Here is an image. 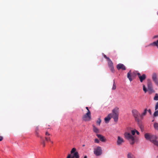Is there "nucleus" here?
I'll use <instances>...</instances> for the list:
<instances>
[{
    "mask_svg": "<svg viewBox=\"0 0 158 158\" xmlns=\"http://www.w3.org/2000/svg\"><path fill=\"white\" fill-rule=\"evenodd\" d=\"M45 140L46 141H50V137H45Z\"/></svg>",
    "mask_w": 158,
    "mask_h": 158,
    "instance_id": "obj_30",
    "label": "nucleus"
},
{
    "mask_svg": "<svg viewBox=\"0 0 158 158\" xmlns=\"http://www.w3.org/2000/svg\"><path fill=\"white\" fill-rule=\"evenodd\" d=\"M67 158H74V157H71L70 154H69L67 156Z\"/></svg>",
    "mask_w": 158,
    "mask_h": 158,
    "instance_id": "obj_37",
    "label": "nucleus"
},
{
    "mask_svg": "<svg viewBox=\"0 0 158 158\" xmlns=\"http://www.w3.org/2000/svg\"><path fill=\"white\" fill-rule=\"evenodd\" d=\"M112 118V114H111L110 113L108 114L107 117H106L105 119V122L106 123H108L109 121L111 119V118Z\"/></svg>",
    "mask_w": 158,
    "mask_h": 158,
    "instance_id": "obj_13",
    "label": "nucleus"
},
{
    "mask_svg": "<svg viewBox=\"0 0 158 158\" xmlns=\"http://www.w3.org/2000/svg\"><path fill=\"white\" fill-rule=\"evenodd\" d=\"M94 142L95 143H98L99 142V140L98 139H94Z\"/></svg>",
    "mask_w": 158,
    "mask_h": 158,
    "instance_id": "obj_34",
    "label": "nucleus"
},
{
    "mask_svg": "<svg viewBox=\"0 0 158 158\" xmlns=\"http://www.w3.org/2000/svg\"><path fill=\"white\" fill-rule=\"evenodd\" d=\"M132 115L135 118L136 121L139 122V117L140 115V114L138 111L136 109H133L132 110Z\"/></svg>",
    "mask_w": 158,
    "mask_h": 158,
    "instance_id": "obj_3",
    "label": "nucleus"
},
{
    "mask_svg": "<svg viewBox=\"0 0 158 158\" xmlns=\"http://www.w3.org/2000/svg\"><path fill=\"white\" fill-rule=\"evenodd\" d=\"M45 135L46 136H49L50 135V134L48 132H46L45 133Z\"/></svg>",
    "mask_w": 158,
    "mask_h": 158,
    "instance_id": "obj_38",
    "label": "nucleus"
},
{
    "mask_svg": "<svg viewBox=\"0 0 158 158\" xmlns=\"http://www.w3.org/2000/svg\"><path fill=\"white\" fill-rule=\"evenodd\" d=\"M96 135L98 137L99 139V140L103 142H105L106 141V139L105 137L100 134H97Z\"/></svg>",
    "mask_w": 158,
    "mask_h": 158,
    "instance_id": "obj_12",
    "label": "nucleus"
},
{
    "mask_svg": "<svg viewBox=\"0 0 158 158\" xmlns=\"http://www.w3.org/2000/svg\"><path fill=\"white\" fill-rule=\"evenodd\" d=\"M94 153L96 156H99L102 154V150L101 149H94Z\"/></svg>",
    "mask_w": 158,
    "mask_h": 158,
    "instance_id": "obj_8",
    "label": "nucleus"
},
{
    "mask_svg": "<svg viewBox=\"0 0 158 158\" xmlns=\"http://www.w3.org/2000/svg\"><path fill=\"white\" fill-rule=\"evenodd\" d=\"M3 137L2 136H0V142L2 140H3Z\"/></svg>",
    "mask_w": 158,
    "mask_h": 158,
    "instance_id": "obj_42",
    "label": "nucleus"
},
{
    "mask_svg": "<svg viewBox=\"0 0 158 158\" xmlns=\"http://www.w3.org/2000/svg\"><path fill=\"white\" fill-rule=\"evenodd\" d=\"M143 90L144 91L145 93H146L147 91V89L145 87V85H143Z\"/></svg>",
    "mask_w": 158,
    "mask_h": 158,
    "instance_id": "obj_31",
    "label": "nucleus"
},
{
    "mask_svg": "<svg viewBox=\"0 0 158 158\" xmlns=\"http://www.w3.org/2000/svg\"><path fill=\"white\" fill-rule=\"evenodd\" d=\"M76 149H72L71 151V153L72 154H73V157H75V158H79V156L77 152H76Z\"/></svg>",
    "mask_w": 158,
    "mask_h": 158,
    "instance_id": "obj_9",
    "label": "nucleus"
},
{
    "mask_svg": "<svg viewBox=\"0 0 158 158\" xmlns=\"http://www.w3.org/2000/svg\"><path fill=\"white\" fill-rule=\"evenodd\" d=\"M136 132L137 135H139V131H137L136 130Z\"/></svg>",
    "mask_w": 158,
    "mask_h": 158,
    "instance_id": "obj_43",
    "label": "nucleus"
},
{
    "mask_svg": "<svg viewBox=\"0 0 158 158\" xmlns=\"http://www.w3.org/2000/svg\"><path fill=\"white\" fill-rule=\"evenodd\" d=\"M148 111L149 112V113H150V114H151V109H149L148 110Z\"/></svg>",
    "mask_w": 158,
    "mask_h": 158,
    "instance_id": "obj_44",
    "label": "nucleus"
},
{
    "mask_svg": "<svg viewBox=\"0 0 158 158\" xmlns=\"http://www.w3.org/2000/svg\"><path fill=\"white\" fill-rule=\"evenodd\" d=\"M157 139V137L156 136L153 135H152L149 140L154 143L156 140Z\"/></svg>",
    "mask_w": 158,
    "mask_h": 158,
    "instance_id": "obj_11",
    "label": "nucleus"
},
{
    "mask_svg": "<svg viewBox=\"0 0 158 158\" xmlns=\"http://www.w3.org/2000/svg\"><path fill=\"white\" fill-rule=\"evenodd\" d=\"M154 117H157L158 116V110H156L155 112L153 114Z\"/></svg>",
    "mask_w": 158,
    "mask_h": 158,
    "instance_id": "obj_26",
    "label": "nucleus"
},
{
    "mask_svg": "<svg viewBox=\"0 0 158 158\" xmlns=\"http://www.w3.org/2000/svg\"><path fill=\"white\" fill-rule=\"evenodd\" d=\"M107 61L109 68H110L111 67L113 66V63L112 62V61L110 59L108 60H107Z\"/></svg>",
    "mask_w": 158,
    "mask_h": 158,
    "instance_id": "obj_15",
    "label": "nucleus"
},
{
    "mask_svg": "<svg viewBox=\"0 0 158 158\" xmlns=\"http://www.w3.org/2000/svg\"><path fill=\"white\" fill-rule=\"evenodd\" d=\"M109 68L110 69V70L111 71L114 73V66H112V67H111L110 68Z\"/></svg>",
    "mask_w": 158,
    "mask_h": 158,
    "instance_id": "obj_29",
    "label": "nucleus"
},
{
    "mask_svg": "<svg viewBox=\"0 0 158 158\" xmlns=\"http://www.w3.org/2000/svg\"><path fill=\"white\" fill-rule=\"evenodd\" d=\"M86 109L87 110H88V111H90L89 109V108H88V107H86Z\"/></svg>",
    "mask_w": 158,
    "mask_h": 158,
    "instance_id": "obj_45",
    "label": "nucleus"
},
{
    "mask_svg": "<svg viewBox=\"0 0 158 158\" xmlns=\"http://www.w3.org/2000/svg\"><path fill=\"white\" fill-rule=\"evenodd\" d=\"M41 140V144L43 145V147H44L45 146V141L44 139L41 137H40Z\"/></svg>",
    "mask_w": 158,
    "mask_h": 158,
    "instance_id": "obj_21",
    "label": "nucleus"
},
{
    "mask_svg": "<svg viewBox=\"0 0 158 158\" xmlns=\"http://www.w3.org/2000/svg\"><path fill=\"white\" fill-rule=\"evenodd\" d=\"M82 120L85 121H88L91 119V113L90 111H87V113L84 114L82 118Z\"/></svg>",
    "mask_w": 158,
    "mask_h": 158,
    "instance_id": "obj_4",
    "label": "nucleus"
},
{
    "mask_svg": "<svg viewBox=\"0 0 158 158\" xmlns=\"http://www.w3.org/2000/svg\"><path fill=\"white\" fill-rule=\"evenodd\" d=\"M116 85L115 84L114 80L113 81V84L112 87V89L113 90H115L116 89Z\"/></svg>",
    "mask_w": 158,
    "mask_h": 158,
    "instance_id": "obj_23",
    "label": "nucleus"
},
{
    "mask_svg": "<svg viewBox=\"0 0 158 158\" xmlns=\"http://www.w3.org/2000/svg\"><path fill=\"white\" fill-rule=\"evenodd\" d=\"M128 158H135L134 155L130 153H128L127 155Z\"/></svg>",
    "mask_w": 158,
    "mask_h": 158,
    "instance_id": "obj_22",
    "label": "nucleus"
},
{
    "mask_svg": "<svg viewBox=\"0 0 158 158\" xmlns=\"http://www.w3.org/2000/svg\"><path fill=\"white\" fill-rule=\"evenodd\" d=\"M154 127L156 130H158V123H155L153 125Z\"/></svg>",
    "mask_w": 158,
    "mask_h": 158,
    "instance_id": "obj_24",
    "label": "nucleus"
},
{
    "mask_svg": "<svg viewBox=\"0 0 158 158\" xmlns=\"http://www.w3.org/2000/svg\"><path fill=\"white\" fill-rule=\"evenodd\" d=\"M93 130L96 133H99V129L94 126H93Z\"/></svg>",
    "mask_w": 158,
    "mask_h": 158,
    "instance_id": "obj_19",
    "label": "nucleus"
},
{
    "mask_svg": "<svg viewBox=\"0 0 158 158\" xmlns=\"http://www.w3.org/2000/svg\"><path fill=\"white\" fill-rule=\"evenodd\" d=\"M137 74L141 82H142L146 78V75L144 74L141 75L139 73H138Z\"/></svg>",
    "mask_w": 158,
    "mask_h": 158,
    "instance_id": "obj_6",
    "label": "nucleus"
},
{
    "mask_svg": "<svg viewBox=\"0 0 158 158\" xmlns=\"http://www.w3.org/2000/svg\"><path fill=\"white\" fill-rule=\"evenodd\" d=\"M147 86L148 90L150 91L151 92H154L152 88V83L150 80H148Z\"/></svg>",
    "mask_w": 158,
    "mask_h": 158,
    "instance_id": "obj_5",
    "label": "nucleus"
},
{
    "mask_svg": "<svg viewBox=\"0 0 158 158\" xmlns=\"http://www.w3.org/2000/svg\"><path fill=\"white\" fill-rule=\"evenodd\" d=\"M84 158H87V156H85L84 157Z\"/></svg>",
    "mask_w": 158,
    "mask_h": 158,
    "instance_id": "obj_46",
    "label": "nucleus"
},
{
    "mask_svg": "<svg viewBox=\"0 0 158 158\" xmlns=\"http://www.w3.org/2000/svg\"><path fill=\"white\" fill-rule=\"evenodd\" d=\"M136 130L135 129H134L131 131V133L132 135H135L136 133Z\"/></svg>",
    "mask_w": 158,
    "mask_h": 158,
    "instance_id": "obj_28",
    "label": "nucleus"
},
{
    "mask_svg": "<svg viewBox=\"0 0 158 158\" xmlns=\"http://www.w3.org/2000/svg\"><path fill=\"white\" fill-rule=\"evenodd\" d=\"M101 122V120L100 119V118H98V120L97 121V124H98L99 126L100 125Z\"/></svg>",
    "mask_w": 158,
    "mask_h": 158,
    "instance_id": "obj_27",
    "label": "nucleus"
},
{
    "mask_svg": "<svg viewBox=\"0 0 158 158\" xmlns=\"http://www.w3.org/2000/svg\"><path fill=\"white\" fill-rule=\"evenodd\" d=\"M155 83V84L157 86H158V79H157V80H155L154 81H153Z\"/></svg>",
    "mask_w": 158,
    "mask_h": 158,
    "instance_id": "obj_33",
    "label": "nucleus"
},
{
    "mask_svg": "<svg viewBox=\"0 0 158 158\" xmlns=\"http://www.w3.org/2000/svg\"><path fill=\"white\" fill-rule=\"evenodd\" d=\"M131 71L130 70L127 73V78L129 79L130 81H131L132 79L131 78Z\"/></svg>",
    "mask_w": 158,
    "mask_h": 158,
    "instance_id": "obj_17",
    "label": "nucleus"
},
{
    "mask_svg": "<svg viewBox=\"0 0 158 158\" xmlns=\"http://www.w3.org/2000/svg\"><path fill=\"white\" fill-rule=\"evenodd\" d=\"M154 100L156 101L158 100V94H156L155 95L154 98Z\"/></svg>",
    "mask_w": 158,
    "mask_h": 158,
    "instance_id": "obj_25",
    "label": "nucleus"
},
{
    "mask_svg": "<svg viewBox=\"0 0 158 158\" xmlns=\"http://www.w3.org/2000/svg\"><path fill=\"white\" fill-rule=\"evenodd\" d=\"M152 135H150L149 133H147L145 134L144 136L145 139L148 140H149Z\"/></svg>",
    "mask_w": 158,
    "mask_h": 158,
    "instance_id": "obj_16",
    "label": "nucleus"
},
{
    "mask_svg": "<svg viewBox=\"0 0 158 158\" xmlns=\"http://www.w3.org/2000/svg\"><path fill=\"white\" fill-rule=\"evenodd\" d=\"M97 148H100V147H98Z\"/></svg>",
    "mask_w": 158,
    "mask_h": 158,
    "instance_id": "obj_47",
    "label": "nucleus"
},
{
    "mask_svg": "<svg viewBox=\"0 0 158 158\" xmlns=\"http://www.w3.org/2000/svg\"><path fill=\"white\" fill-rule=\"evenodd\" d=\"M104 56L105 58H106L107 59V61L110 59L108 57H107L106 55L105 54H104Z\"/></svg>",
    "mask_w": 158,
    "mask_h": 158,
    "instance_id": "obj_36",
    "label": "nucleus"
},
{
    "mask_svg": "<svg viewBox=\"0 0 158 158\" xmlns=\"http://www.w3.org/2000/svg\"><path fill=\"white\" fill-rule=\"evenodd\" d=\"M157 75L156 73H153L152 76V79L153 81L157 79Z\"/></svg>",
    "mask_w": 158,
    "mask_h": 158,
    "instance_id": "obj_20",
    "label": "nucleus"
},
{
    "mask_svg": "<svg viewBox=\"0 0 158 158\" xmlns=\"http://www.w3.org/2000/svg\"><path fill=\"white\" fill-rule=\"evenodd\" d=\"M154 144L158 147V141L156 140Z\"/></svg>",
    "mask_w": 158,
    "mask_h": 158,
    "instance_id": "obj_35",
    "label": "nucleus"
},
{
    "mask_svg": "<svg viewBox=\"0 0 158 158\" xmlns=\"http://www.w3.org/2000/svg\"><path fill=\"white\" fill-rule=\"evenodd\" d=\"M157 38H158V35H156L153 37V39H155Z\"/></svg>",
    "mask_w": 158,
    "mask_h": 158,
    "instance_id": "obj_39",
    "label": "nucleus"
},
{
    "mask_svg": "<svg viewBox=\"0 0 158 158\" xmlns=\"http://www.w3.org/2000/svg\"><path fill=\"white\" fill-rule=\"evenodd\" d=\"M147 110V109H145L143 113L141 114H140V117L141 118H143V116L146 114Z\"/></svg>",
    "mask_w": 158,
    "mask_h": 158,
    "instance_id": "obj_18",
    "label": "nucleus"
},
{
    "mask_svg": "<svg viewBox=\"0 0 158 158\" xmlns=\"http://www.w3.org/2000/svg\"><path fill=\"white\" fill-rule=\"evenodd\" d=\"M35 134H36V135L37 136H39L38 131H36V132H35Z\"/></svg>",
    "mask_w": 158,
    "mask_h": 158,
    "instance_id": "obj_40",
    "label": "nucleus"
},
{
    "mask_svg": "<svg viewBox=\"0 0 158 158\" xmlns=\"http://www.w3.org/2000/svg\"><path fill=\"white\" fill-rule=\"evenodd\" d=\"M112 118L114 122H117L118 120L119 115V108L118 107H115L112 110Z\"/></svg>",
    "mask_w": 158,
    "mask_h": 158,
    "instance_id": "obj_2",
    "label": "nucleus"
},
{
    "mask_svg": "<svg viewBox=\"0 0 158 158\" xmlns=\"http://www.w3.org/2000/svg\"><path fill=\"white\" fill-rule=\"evenodd\" d=\"M124 140L123 138L119 136L118 137V139L117 141V143L118 145H121L122 143H124Z\"/></svg>",
    "mask_w": 158,
    "mask_h": 158,
    "instance_id": "obj_7",
    "label": "nucleus"
},
{
    "mask_svg": "<svg viewBox=\"0 0 158 158\" xmlns=\"http://www.w3.org/2000/svg\"><path fill=\"white\" fill-rule=\"evenodd\" d=\"M149 46H155L157 47L158 48V40L156 41H154L153 43H151L149 44Z\"/></svg>",
    "mask_w": 158,
    "mask_h": 158,
    "instance_id": "obj_14",
    "label": "nucleus"
},
{
    "mask_svg": "<svg viewBox=\"0 0 158 158\" xmlns=\"http://www.w3.org/2000/svg\"><path fill=\"white\" fill-rule=\"evenodd\" d=\"M125 138L127 140L130 144L132 145L135 142V139L133 135L130 133L126 132L124 134Z\"/></svg>",
    "mask_w": 158,
    "mask_h": 158,
    "instance_id": "obj_1",
    "label": "nucleus"
},
{
    "mask_svg": "<svg viewBox=\"0 0 158 158\" xmlns=\"http://www.w3.org/2000/svg\"><path fill=\"white\" fill-rule=\"evenodd\" d=\"M117 68L118 70L122 69L123 70H125L126 67L125 66L122 64L119 63L117 65Z\"/></svg>",
    "mask_w": 158,
    "mask_h": 158,
    "instance_id": "obj_10",
    "label": "nucleus"
},
{
    "mask_svg": "<svg viewBox=\"0 0 158 158\" xmlns=\"http://www.w3.org/2000/svg\"><path fill=\"white\" fill-rule=\"evenodd\" d=\"M36 131H39V128L38 127H36V128L35 132H36Z\"/></svg>",
    "mask_w": 158,
    "mask_h": 158,
    "instance_id": "obj_41",
    "label": "nucleus"
},
{
    "mask_svg": "<svg viewBox=\"0 0 158 158\" xmlns=\"http://www.w3.org/2000/svg\"><path fill=\"white\" fill-rule=\"evenodd\" d=\"M158 109V102L156 103L155 107V110H156L157 109Z\"/></svg>",
    "mask_w": 158,
    "mask_h": 158,
    "instance_id": "obj_32",
    "label": "nucleus"
}]
</instances>
